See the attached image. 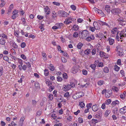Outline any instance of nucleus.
I'll use <instances>...</instances> for the list:
<instances>
[{"mask_svg":"<svg viewBox=\"0 0 126 126\" xmlns=\"http://www.w3.org/2000/svg\"><path fill=\"white\" fill-rule=\"evenodd\" d=\"M44 11L45 13L47 12L46 13V15H49L50 13V9L47 6H46L44 8Z\"/></svg>","mask_w":126,"mask_h":126,"instance_id":"6","label":"nucleus"},{"mask_svg":"<svg viewBox=\"0 0 126 126\" xmlns=\"http://www.w3.org/2000/svg\"><path fill=\"white\" fill-rule=\"evenodd\" d=\"M69 96L70 95L69 92L66 93L64 94V96L65 97L68 98Z\"/></svg>","mask_w":126,"mask_h":126,"instance_id":"42","label":"nucleus"},{"mask_svg":"<svg viewBox=\"0 0 126 126\" xmlns=\"http://www.w3.org/2000/svg\"><path fill=\"white\" fill-rule=\"evenodd\" d=\"M119 104V101L117 100H116L113 101L111 103V105L113 107L114 106L118 104Z\"/></svg>","mask_w":126,"mask_h":126,"instance_id":"15","label":"nucleus"},{"mask_svg":"<svg viewBox=\"0 0 126 126\" xmlns=\"http://www.w3.org/2000/svg\"><path fill=\"white\" fill-rule=\"evenodd\" d=\"M56 13L55 11H53L52 13V18L55 19L57 17V16L56 15Z\"/></svg>","mask_w":126,"mask_h":126,"instance_id":"32","label":"nucleus"},{"mask_svg":"<svg viewBox=\"0 0 126 126\" xmlns=\"http://www.w3.org/2000/svg\"><path fill=\"white\" fill-rule=\"evenodd\" d=\"M62 15L63 17H67L68 15V14L66 12L64 11L63 12Z\"/></svg>","mask_w":126,"mask_h":126,"instance_id":"36","label":"nucleus"},{"mask_svg":"<svg viewBox=\"0 0 126 126\" xmlns=\"http://www.w3.org/2000/svg\"><path fill=\"white\" fill-rule=\"evenodd\" d=\"M18 15H13L12 16L11 18L12 19H15L18 16Z\"/></svg>","mask_w":126,"mask_h":126,"instance_id":"53","label":"nucleus"},{"mask_svg":"<svg viewBox=\"0 0 126 126\" xmlns=\"http://www.w3.org/2000/svg\"><path fill=\"white\" fill-rule=\"evenodd\" d=\"M102 113L101 111H98V113L96 114L95 116L97 117V118H99V117L101 116Z\"/></svg>","mask_w":126,"mask_h":126,"instance_id":"23","label":"nucleus"},{"mask_svg":"<svg viewBox=\"0 0 126 126\" xmlns=\"http://www.w3.org/2000/svg\"><path fill=\"white\" fill-rule=\"evenodd\" d=\"M120 112L122 114H124L126 112V106H125L122 108L120 109Z\"/></svg>","mask_w":126,"mask_h":126,"instance_id":"10","label":"nucleus"},{"mask_svg":"<svg viewBox=\"0 0 126 126\" xmlns=\"http://www.w3.org/2000/svg\"><path fill=\"white\" fill-rule=\"evenodd\" d=\"M11 58L13 59L14 60V61H16L18 59L15 56L11 55Z\"/></svg>","mask_w":126,"mask_h":126,"instance_id":"57","label":"nucleus"},{"mask_svg":"<svg viewBox=\"0 0 126 126\" xmlns=\"http://www.w3.org/2000/svg\"><path fill=\"white\" fill-rule=\"evenodd\" d=\"M124 32L121 31L119 33V35L120 36V39H123V38L125 37V36L124 35Z\"/></svg>","mask_w":126,"mask_h":126,"instance_id":"16","label":"nucleus"},{"mask_svg":"<svg viewBox=\"0 0 126 126\" xmlns=\"http://www.w3.org/2000/svg\"><path fill=\"white\" fill-rule=\"evenodd\" d=\"M2 37L4 38L7 39L8 38L7 37V35H5L4 33H2L1 35Z\"/></svg>","mask_w":126,"mask_h":126,"instance_id":"55","label":"nucleus"},{"mask_svg":"<svg viewBox=\"0 0 126 126\" xmlns=\"http://www.w3.org/2000/svg\"><path fill=\"white\" fill-rule=\"evenodd\" d=\"M82 74L84 75H86L87 74L88 72L85 69H83L82 70Z\"/></svg>","mask_w":126,"mask_h":126,"instance_id":"46","label":"nucleus"},{"mask_svg":"<svg viewBox=\"0 0 126 126\" xmlns=\"http://www.w3.org/2000/svg\"><path fill=\"white\" fill-rule=\"evenodd\" d=\"M111 100L110 99H108L106 100L105 102L106 104L108 105L110 104L111 102Z\"/></svg>","mask_w":126,"mask_h":126,"instance_id":"35","label":"nucleus"},{"mask_svg":"<svg viewBox=\"0 0 126 126\" xmlns=\"http://www.w3.org/2000/svg\"><path fill=\"white\" fill-rule=\"evenodd\" d=\"M89 28L91 31L92 32H94V31L96 29L94 28V27H92L91 26H90L89 27Z\"/></svg>","mask_w":126,"mask_h":126,"instance_id":"54","label":"nucleus"},{"mask_svg":"<svg viewBox=\"0 0 126 126\" xmlns=\"http://www.w3.org/2000/svg\"><path fill=\"white\" fill-rule=\"evenodd\" d=\"M91 52V50L90 49H87L85 50L84 51V53L85 54L88 55L90 54Z\"/></svg>","mask_w":126,"mask_h":126,"instance_id":"17","label":"nucleus"},{"mask_svg":"<svg viewBox=\"0 0 126 126\" xmlns=\"http://www.w3.org/2000/svg\"><path fill=\"white\" fill-rule=\"evenodd\" d=\"M18 10H17L16 9H15L13 11L12 13L13 15H18L17 14L18 13Z\"/></svg>","mask_w":126,"mask_h":126,"instance_id":"34","label":"nucleus"},{"mask_svg":"<svg viewBox=\"0 0 126 126\" xmlns=\"http://www.w3.org/2000/svg\"><path fill=\"white\" fill-rule=\"evenodd\" d=\"M120 69V67L118 66L117 65H116L114 66V69L116 71H119Z\"/></svg>","mask_w":126,"mask_h":126,"instance_id":"48","label":"nucleus"},{"mask_svg":"<svg viewBox=\"0 0 126 126\" xmlns=\"http://www.w3.org/2000/svg\"><path fill=\"white\" fill-rule=\"evenodd\" d=\"M117 31V28L115 27L112 29L111 31V33L113 34L115 33Z\"/></svg>","mask_w":126,"mask_h":126,"instance_id":"18","label":"nucleus"},{"mask_svg":"<svg viewBox=\"0 0 126 126\" xmlns=\"http://www.w3.org/2000/svg\"><path fill=\"white\" fill-rule=\"evenodd\" d=\"M83 46V44L81 43L80 42L78 44L77 47L78 49H80Z\"/></svg>","mask_w":126,"mask_h":126,"instance_id":"22","label":"nucleus"},{"mask_svg":"<svg viewBox=\"0 0 126 126\" xmlns=\"http://www.w3.org/2000/svg\"><path fill=\"white\" fill-rule=\"evenodd\" d=\"M121 12V9L118 8H115L111 10V12L112 14L115 15L120 14Z\"/></svg>","mask_w":126,"mask_h":126,"instance_id":"2","label":"nucleus"},{"mask_svg":"<svg viewBox=\"0 0 126 126\" xmlns=\"http://www.w3.org/2000/svg\"><path fill=\"white\" fill-rule=\"evenodd\" d=\"M48 97L49 99L50 100H52L53 99V96L52 94H50Z\"/></svg>","mask_w":126,"mask_h":126,"instance_id":"50","label":"nucleus"},{"mask_svg":"<svg viewBox=\"0 0 126 126\" xmlns=\"http://www.w3.org/2000/svg\"><path fill=\"white\" fill-rule=\"evenodd\" d=\"M111 95H110L108 93H107V91H106V92H105V97L108 98H109V97H110L111 96Z\"/></svg>","mask_w":126,"mask_h":126,"instance_id":"39","label":"nucleus"},{"mask_svg":"<svg viewBox=\"0 0 126 126\" xmlns=\"http://www.w3.org/2000/svg\"><path fill=\"white\" fill-rule=\"evenodd\" d=\"M53 4L56 6H59L60 5V3L56 2H53Z\"/></svg>","mask_w":126,"mask_h":126,"instance_id":"58","label":"nucleus"},{"mask_svg":"<svg viewBox=\"0 0 126 126\" xmlns=\"http://www.w3.org/2000/svg\"><path fill=\"white\" fill-rule=\"evenodd\" d=\"M44 74L46 76H48L49 74L48 70L47 69H46L44 71Z\"/></svg>","mask_w":126,"mask_h":126,"instance_id":"45","label":"nucleus"},{"mask_svg":"<svg viewBox=\"0 0 126 126\" xmlns=\"http://www.w3.org/2000/svg\"><path fill=\"white\" fill-rule=\"evenodd\" d=\"M70 7L71 9L74 11L75 10L76 8V7L75 6L73 5H71Z\"/></svg>","mask_w":126,"mask_h":126,"instance_id":"44","label":"nucleus"},{"mask_svg":"<svg viewBox=\"0 0 126 126\" xmlns=\"http://www.w3.org/2000/svg\"><path fill=\"white\" fill-rule=\"evenodd\" d=\"M105 10L106 11L107 14H109L110 13V6L108 5L106 6L105 8Z\"/></svg>","mask_w":126,"mask_h":126,"instance_id":"12","label":"nucleus"},{"mask_svg":"<svg viewBox=\"0 0 126 126\" xmlns=\"http://www.w3.org/2000/svg\"><path fill=\"white\" fill-rule=\"evenodd\" d=\"M92 106V103H91L87 104L86 105L87 108L90 109L91 108Z\"/></svg>","mask_w":126,"mask_h":126,"instance_id":"37","label":"nucleus"},{"mask_svg":"<svg viewBox=\"0 0 126 126\" xmlns=\"http://www.w3.org/2000/svg\"><path fill=\"white\" fill-rule=\"evenodd\" d=\"M3 58L4 60L7 61H8L9 58L7 56H4L3 57Z\"/></svg>","mask_w":126,"mask_h":126,"instance_id":"60","label":"nucleus"},{"mask_svg":"<svg viewBox=\"0 0 126 126\" xmlns=\"http://www.w3.org/2000/svg\"><path fill=\"white\" fill-rule=\"evenodd\" d=\"M110 112V110H107L105 113V117H107Z\"/></svg>","mask_w":126,"mask_h":126,"instance_id":"19","label":"nucleus"},{"mask_svg":"<svg viewBox=\"0 0 126 126\" xmlns=\"http://www.w3.org/2000/svg\"><path fill=\"white\" fill-rule=\"evenodd\" d=\"M5 40L4 39H0V44L3 45H5Z\"/></svg>","mask_w":126,"mask_h":126,"instance_id":"20","label":"nucleus"},{"mask_svg":"<svg viewBox=\"0 0 126 126\" xmlns=\"http://www.w3.org/2000/svg\"><path fill=\"white\" fill-rule=\"evenodd\" d=\"M95 38L94 37L93 35H92L90 36L87 37L86 39V40L89 42L90 41L92 40H94Z\"/></svg>","mask_w":126,"mask_h":126,"instance_id":"8","label":"nucleus"},{"mask_svg":"<svg viewBox=\"0 0 126 126\" xmlns=\"http://www.w3.org/2000/svg\"><path fill=\"white\" fill-rule=\"evenodd\" d=\"M30 107L29 106H27L24 109V112L25 113L29 112L31 110Z\"/></svg>","mask_w":126,"mask_h":126,"instance_id":"14","label":"nucleus"},{"mask_svg":"<svg viewBox=\"0 0 126 126\" xmlns=\"http://www.w3.org/2000/svg\"><path fill=\"white\" fill-rule=\"evenodd\" d=\"M12 46L15 48H17L18 47V46L17 44L15 43H13Z\"/></svg>","mask_w":126,"mask_h":126,"instance_id":"56","label":"nucleus"},{"mask_svg":"<svg viewBox=\"0 0 126 126\" xmlns=\"http://www.w3.org/2000/svg\"><path fill=\"white\" fill-rule=\"evenodd\" d=\"M16 125V124H15L14 122H11V125L10 124L8 125V126H15Z\"/></svg>","mask_w":126,"mask_h":126,"instance_id":"59","label":"nucleus"},{"mask_svg":"<svg viewBox=\"0 0 126 126\" xmlns=\"http://www.w3.org/2000/svg\"><path fill=\"white\" fill-rule=\"evenodd\" d=\"M78 71V65H74L71 69V72L74 74H75Z\"/></svg>","mask_w":126,"mask_h":126,"instance_id":"3","label":"nucleus"},{"mask_svg":"<svg viewBox=\"0 0 126 126\" xmlns=\"http://www.w3.org/2000/svg\"><path fill=\"white\" fill-rule=\"evenodd\" d=\"M93 25L96 30H98L100 29V24L97 22H94L93 23Z\"/></svg>","mask_w":126,"mask_h":126,"instance_id":"5","label":"nucleus"},{"mask_svg":"<svg viewBox=\"0 0 126 126\" xmlns=\"http://www.w3.org/2000/svg\"><path fill=\"white\" fill-rule=\"evenodd\" d=\"M72 97L74 99H77L79 98L77 93H75L73 95Z\"/></svg>","mask_w":126,"mask_h":126,"instance_id":"24","label":"nucleus"},{"mask_svg":"<svg viewBox=\"0 0 126 126\" xmlns=\"http://www.w3.org/2000/svg\"><path fill=\"white\" fill-rule=\"evenodd\" d=\"M21 20L22 21V24L25 25L26 22V20L25 18L24 17H22L21 19Z\"/></svg>","mask_w":126,"mask_h":126,"instance_id":"47","label":"nucleus"},{"mask_svg":"<svg viewBox=\"0 0 126 126\" xmlns=\"http://www.w3.org/2000/svg\"><path fill=\"white\" fill-rule=\"evenodd\" d=\"M25 119V117L24 116H23L21 118L19 123V125L20 126H22L23 125V122Z\"/></svg>","mask_w":126,"mask_h":126,"instance_id":"7","label":"nucleus"},{"mask_svg":"<svg viewBox=\"0 0 126 126\" xmlns=\"http://www.w3.org/2000/svg\"><path fill=\"white\" fill-rule=\"evenodd\" d=\"M77 94L79 98L84 95L83 93L81 92H79L78 93H77Z\"/></svg>","mask_w":126,"mask_h":126,"instance_id":"26","label":"nucleus"},{"mask_svg":"<svg viewBox=\"0 0 126 126\" xmlns=\"http://www.w3.org/2000/svg\"><path fill=\"white\" fill-rule=\"evenodd\" d=\"M26 45V43L25 42H23L21 44L20 46L21 48H24L25 47Z\"/></svg>","mask_w":126,"mask_h":126,"instance_id":"49","label":"nucleus"},{"mask_svg":"<svg viewBox=\"0 0 126 126\" xmlns=\"http://www.w3.org/2000/svg\"><path fill=\"white\" fill-rule=\"evenodd\" d=\"M72 23V21L68 19H66L64 21V23L65 24H68L70 23Z\"/></svg>","mask_w":126,"mask_h":126,"instance_id":"29","label":"nucleus"},{"mask_svg":"<svg viewBox=\"0 0 126 126\" xmlns=\"http://www.w3.org/2000/svg\"><path fill=\"white\" fill-rule=\"evenodd\" d=\"M104 83L103 81V80H99L97 82V84L99 85H102Z\"/></svg>","mask_w":126,"mask_h":126,"instance_id":"40","label":"nucleus"},{"mask_svg":"<svg viewBox=\"0 0 126 126\" xmlns=\"http://www.w3.org/2000/svg\"><path fill=\"white\" fill-rule=\"evenodd\" d=\"M78 33L77 32H76L74 33L73 36L74 37H76L78 36Z\"/></svg>","mask_w":126,"mask_h":126,"instance_id":"61","label":"nucleus"},{"mask_svg":"<svg viewBox=\"0 0 126 126\" xmlns=\"http://www.w3.org/2000/svg\"><path fill=\"white\" fill-rule=\"evenodd\" d=\"M118 53L119 56H122L123 54V51L121 52L120 51H118Z\"/></svg>","mask_w":126,"mask_h":126,"instance_id":"63","label":"nucleus"},{"mask_svg":"<svg viewBox=\"0 0 126 126\" xmlns=\"http://www.w3.org/2000/svg\"><path fill=\"white\" fill-rule=\"evenodd\" d=\"M100 55L101 57H103L105 55V53L102 51H100Z\"/></svg>","mask_w":126,"mask_h":126,"instance_id":"51","label":"nucleus"},{"mask_svg":"<svg viewBox=\"0 0 126 126\" xmlns=\"http://www.w3.org/2000/svg\"><path fill=\"white\" fill-rule=\"evenodd\" d=\"M79 105L81 108H83L85 106V104L83 102H80L79 103Z\"/></svg>","mask_w":126,"mask_h":126,"instance_id":"21","label":"nucleus"},{"mask_svg":"<svg viewBox=\"0 0 126 126\" xmlns=\"http://www.w3.org/2000/svg\"><path fill=\"white\" fill-rule=\"evenodd\" d=\"M3 73V68L2 66L0 67V77L2 75Z\"/></svg>","mask_w":126,"mask_h":126,"instance_id":"43","label":"nucleus"},{"mask_svg":"<svg viewBox=\"0 0 126 126\" xmlns=\"http://www.w3.org/2000/svg\"><path fill=\"white\" fill-rule=\"evenodd\" d=\"M88 31L85 30L82 32L80 31L79 33V35L82 38L85 39V37L88 35Z\"/></svg>","mask_w":126,"mask_h":126,"instance_id":"1","label":"nucleus"},{"mask_svg":"<svg viewBox=\"0 0 126 126\" xmlns=\"http://www.w3.org/2000/svg\"><path fill=\"white\" fill-rule=\"evenodd\" d=\"M78 121L80 123H81L83 122V120L80 117L78 118Z\"/></svg>","mask_w":126,"mask_h":126,"instance_id":"64","label":"nucleus"},{"mask_svg":"<svg viewBox=\"0 0 126 126\" xmlns=\"http://www.w3.org/2000/svg\"><path fill=\"white\" fill-rule=\"evenodd\" d=\"M72 87V84H68L63 86V91H66L70 89Z\"/></svg>","mask_w":126,"mask_h":126,"instance_id":"4","label":"nucleus"},{"mask_svg":"<svg viewBox=\"0 0 126 126\" xmlns=\"http://www.w3.org/2000/svg\"><path fill=\"white\" fill-rule=\"evenodd\" d=\"M112 89L113 91L116 92H117L118 91V88L114 86L112 87Z\"/></svg>","mask_w":126,"mask_h":126,"instance_id":"28","label":"nucleus"},{"mask_svg":"<svg viewBox=\"0 0 126 126\" xmlns=\"http://www.w3.org/2000/svg\"><path fill=\"white\" fill-rule=\"evenodd\" d=\"M73 28L74 30L76 31L79 29V27L78 25H74L73 27Z\"/></svg>","mask_w":126,"mask_h":126,"instance_id":"25","label":"nucleus"},{"mask_svg":"<svg viewBox=\"0 0 126 126\" xmlns=\"http://www.w3.org/2000/svg\"><path fill=\"white\" fill-rule=\"evenodd\" d=\"M118 111V108L116 107L114 108L113 110L112 111L113 113L116 114L117 113V112Z\"/></svg>","mask_w":126,"mask_h":126,"instance_id":"31","label":"nucleus"},{"mask_svg":"<svg viewBox=\"0 0 126 126\" xmlns=\"http://www.w3.org/2000/svg\"><path fill=\"white\" fill-rule=\"evenodd\" d=\"M108 40L109 41V43L110 45H112L114 42V40L111 37L109 38Z\"/></svg>","mask_w":126,"mask_h":126,"instance_id":"11","label":"nucleus"},{"mask_svg":"<svg viewBox=\"0 0 126 126\" xmlns=\"http://www.w3.org/2000/svg\"><path fill=\"white\" fill-rule=\"evenodd\" d=\"M92 110L94 112L97 111L99 109L98 107L96 105H94L92 107Z\"/></svg>","mask_w":126,"mask_h":126,"instance_id":"9","label":"nucleus"},{"mask_svg":"<svg viewBox=\"0 0 126 126\" xmlns=\"http://www.w3.org/2000/svg\"><path fill=\"white\" fill-rule=\"evenodd\" d=\"M35 83L34 86L37 89L40 88V85L39 83L37 82H36Z\"/></svg>","mask_w":126,"mask_h":126,"instance_id":"27","label":"nucleus"},{"mask_svg":"<svg viewBox=\"0 0 126 126\" xmlns=\"http://www.w3.org/2000/svg\"><path fill=\"white\" fill-rule=\"evenodd\" d=\"M99 39L101 40L102 38H106L107 37L106 36V35H104L103 33H100L99 35Z\"/></svg>","mask_w":126,"mask_h":126,"instance_id":"13","label":"nucleus"},{"mask_svg":"<svg viewBox=\"0 0 126 126\" xmlns=\"http://www.w3.org/2000/svg\"><path fill=\"white\" fill-rule=\"evenodd\" d=\"M118 22H119V24L122 26L124 25L125 24V21H124V20L121 21H119Z\"/></svg>","mask_w":126,"mask_h":126,"instance_id":"41","label":"nucleus"},{"mask_svg":"<svg viewBox=\"0 0 126 126\" xmlns=\"http://www.w3.org/2000/svg\"><path fill=\"white\" fill-rule=\"evenodd\" d=\"M37 17L38 19L39 20H42L43 18V16H42L38 15L37 16Z\"/></svg>","mask_w":126,"mask_h":126,"instance_id":"62","label":"nucleus"},{"mask_svg":"<svg viewBox=\"0 0 126 126\" xmlns=\"http://www.w3.org/2000/svg\"><path fill=\"white\" fill-rule=\"evenodd\" d=\"M90 66L93 69L95 70L96 67V65L95 64H93L91 65Z\"/></svg>","mask_w":126,"mask_h":126,"instance_id":"38","label":"nucleus"},{"mask_svg":"<svg viewBox=\"0 0 126 126\" xmlns=\"http://www.w3.org/2000/svg\"><path fill=\"white\" fill-rule=\"evenodd\" d=\"M117 17L118 18V21L124 20L123 18L122 17L120 16L119 15H118L117 16Z\"/></svg>","mask_w":126,"mask_h":126,"instance_id":"33","label":"nucleus"},{"mask_svg":"<svg viewBox=\"0 0 126 126\" xmlns=\"http://www.w3.org/2000/svg\"><path fill=\"white\" fill-rule=\"evenodd\" d=\"M103 70L104 72L106 73H108L109 72V69L107 67H105L103 69Z\"/></svg>","mask_w":126,"mask_h":126,"instance_id":"30","label":"nucleus"},{"mask_svg":"<svg viewBox=\"0 0 126 126\" xmlns=\"http://www.w3.org/2000/svg\"><path fill=\"white\" fill-rule=\"evenodd\" d=\"M57 81H58L61 82L62 80V78L59 76L57 77Z\"/></svg>","mask_w":126,"mask_h":126,"instance_id":"52","label":"nucleus"}]
</instances>
